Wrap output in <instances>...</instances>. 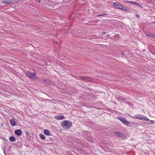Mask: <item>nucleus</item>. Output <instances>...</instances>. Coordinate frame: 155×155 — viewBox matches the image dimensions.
I'll return each instance as SVG.
<instances>
[{
  "label": "nucleus",
  "mask_w": 155,
  "mask_h": 155,
  "mask_svg": "<svg viewBox=\"0 0 155 155\" xmlns=\"http://www.w3.org/2000/svg\"><path fill=\"white\" fill-rule=\"evenodd\" d=\"M61 125L64 129H68L72 127V124L69 120H64L62 121Z\"/></svg>",
  "instance_id": "obj_1"
},
{
  "label": "nucleus",
  "mask_w": 155,
  "mask_h": 155,
  "mask_svg": "<svg viewBox=\"0 0 155 155\" xmlns=\"http://www.w3.org/2000/svg\"><path fill=\"white\" fill-rule=\"evenodd\" d=\"M134 117L135 118L140 120H144L146 121H148L149 120V119H148L147 117H145L144 116L141 115L140 114L136 115H135Z\"/></svg>",
  "instance_id": "obj_2"
},
{
  "label": "nucleus",
  "mask_w": 155,
  "mask_h": 155,
  "mask_svg": "<svg viewBox=\"0 0 155 155\" xmlns=\"http://www.w3.org/2000/svg\"><path fill=\"white\" fill-rule=\"evenodd\" d=\"M26 74L27 76L31 78L35 79L36 78L35 73L32 74L29 72H27Z\"/></svg>",
  "instance_id": "obj_3"
},
{
  "label": "nucleus",
  "mask_w": 155,
  "mask_h": 155,
  "mask_svg": "<svg viewBox=\"0 0 155 155\" xmlns=\"http://www.w3.org/2000/svg\"><path fill=\"white\" fill-rule=\"evenodd\" d=\"M113 5L115 8L119 9H122L123 8V6L117 3H114Z\"/></svg>",
  "instance_id": "obj_4"
},
{
  "label": "nucleus",
  "mask_w": 155,
  "mask_h": 155,
  "mask_svg": "<svg viewBox=\"0 0 155 155\" xmlns=\"http://www.w3.org/2000/svg\"><path fill=\"white\" fill-rule=\"evenodd\" d=\"M65 118L62 115H56L54 117V118L57 120H61Z\"/></svg>",
  "instance_id": "obj_5"
},
{
  "label": "nucleus",
  "mask_w": 155,
  "mask_h": 155,
  "mask_svg": "<svg viewBox=\"0 0 155 155\" xmlns=\"http://www.w3.org/2000/svg\"><path fill=\"white\" fill-rule=\"evenodd\" d=\"M119 119L123 123H124V124H125L127 125L129 124V123L127 120H125L123 118H119Z\"/></svg>",
  "instance_id": "obj_6"
},
{
  "label": "nucleus",
  "mask_w": 155,
  "mask_h": 155,
  "mask_svg": "<svg viewBox=\"0 0 155 155\" xmlns=\"http://www.w3.org/2000/svg\"><path fill=\"white\" fill-rule=\"evenodd\" d=\"M15 133L16 135L20 136L22 134V131L20 129H18L15 130Z\"/></svg>",
  "instance_id": "obj_7"
},
{
  "label": "nucleus",
  "mask_w": 155,
  "mask_h": 155,
  "mask_svg": "<svg viewBox=\"0 0 155 155\" xmlns=\"http://www.w3.org/2000/svg\"><path fill=\"white\" fill-rule=\"evenodd\" d=\"M2 2L6 4H11L12 2V0H3Z\"/></svg>",
  "instance_id": "obj_8"
},
{
  "label": "nucleus",
  "mask_w": 155,
  "mask_h": 155,
  "mask_svg": "<svg viewBox=\"0 0 155 155\" xmlns=\"http://www.w3.org/2000/svg\"><path fill=\"white\" fill-rule=\"evenodd\" d=\"M10 123L12 126H14L15 125V122L14 119H11L10 120Z\"/></svg>",
  "instance_id": "obj_9"
},
{
  "label": "nucleus",
  "mask_w": 155,
  "mask_h": 155,
  "mask_svg": "<svg viewBox=\"0 0 155 155\" xmlns=\"http://www.w3.org/2000/svg\"><path fill=\"white\" fill-rule=\"evenodd\" d=\"M44 132L45 135H50V132L48 130H44Z\"/></svg>",
  "instance_id": "obj_10"
},
{
  "label": "nucleus",
  "mask_w": 155,
  "mask_h": 155,
  "mask_svg": "<svg viewBox=\"0 0 155 155\" xmlns=\"http://www.w3.org/2000/svg\"><path fill=\"white\" fill-rule=\"evenodd\" d=\"M116 135L119 137H123V134L121 133L116 132Z\"/></svg>",
  "instance_id": "obj_11"
},
{
  "label": "nucleus",
  "mask_w": 155,
  "mask_h": 155,
  "mask_svg": "<svg viewBox=\"0 0 155 155\" xmlns=\"http://www.w3.org/2000/svg\"><path fill=\"white\" fill-rule=\"evenodd\" d=\"M9 139L10 141L12 142L15 141V138L13 136H12L10 137Z\"/></svg>",
  "instance_id": "obj_12"
},
{
  "label": "nucleus",
  "mask_w": 155,
  "mask_h": 155,
  "mask_svg": "<svg viewBox=\"0 0 155 155\" xmlns=\"http://www.w3.org/2000/svg\"><path fill=\"white\" fill-rule=\"evenodd\" d=\"M39 136H40V137L41 138V139H42L43 140L45 139V135H43V134H39Z\"/></svg>",
  "instance_id": "obj_13"
},
{
  "label": "nucleus",
  "mask_w": 155,
  "mask_h": 155,
  "mask_svg": "<svg viewBox=\"0 0 155 155\" xmlns=\"http://www.w3.org/2000/svg\"><path fill=\"white\" fill-rule=\"evenodd\" d=\"M129 2L130 3L133 4L134 5H138V6L140 5L139 3H138L135 2H133L131 1V2Z\"/></svg>",
  "instance_id": "obj_14"
},
{
  "label": "nucleus",
  "mask_w": 155,
  "mask_h": 155,
  "mask_svg": "<svg viewBox=\"0 0 155 155\" xmlns=\"http://www.w3.org/2000/svg\"><path fill=\"white\" fill-rule=\"evenodd\" d=\"M122 9L123 11H128V8L125 7H124L123 6V8H122Z\"/></svg>",
  "instance_id": "obj_15"
},
{
  "label": "nucleus",
  "mask_w": 155,
  "mask_h": 155,
  "mask_svg": "<svg viewBox=\"0 0 155 155\" xmlns=\"http://www.w3.org/2000/svg\"><path fill=\"white\" fill-rule=\"evenodd\" d=\"M107 15V14H100L99 15H97V17H99V16H105V15Z\"/></svg>",
  "instance_id": "obj_16"
},
{
  "label": "nucleus",
  "mask_w": 155,
  "mask_h": 155,
  "mask_svg": "<svg viewBox=\"0 0 155 155\" xmlns=\"http://www.w3.org/2000/svg\"><path fill=\"white\" fill-rule=\"evenodd\" d=\"M149 37L155 38V34H152L150 33Z\"/></svg>",
  "instance_id": "obj_17"
},
{
  "label": "nucleus",
  "mask_w": 155,
  "mask_h": 155,
  "mask_svg": "<svg viewBox=\"0 0 155 155\" xmlns=\"http://www.w3.org/2000/svg\"><path fill=\"white\" fill-rule=\"evenodd\" d=\"M144 33H145V34L146 35H147V36H149V35H150V32H144Z\"/></svg>",
  "instance_id": "obj_18"
},
{
  "label": "nucleus",
  "mask_w": 155,
  "mask_h": 155,
  "mask_svg": "<svg viewBox=\"0 0 155 155\" xmlns=\"http://www.w3.org/2000/svg\"><path fill=\"white\" fill-rule=\"evenodd\" d=\"M136 16H137V17H138V18H139V15H136Z\"/></svg>",
  "instance_id": "obj_19"
},
{
  "label": "nucleus",
  "mask_w": 155,
  "mask_h": 155,
  "mask_svg": "<svg viewBox=\"0 0 155 155\" xmlns=\"http://www.w3.org/2000/svg\"><path fill=\"white\" fill-rule=\"evenodd\" d=\"M81 79H82L84 78L82 77H81Z\"/></svg>",
  "instance_id": "obj_20"
},
{
  "label": "nucleus",
  "mask_w": 155,
  "mask_h": 155,
  "mask_svg": "<svg viewBox=\"0 0 155 155\" xmlns=\"http://www.w3.org/2000/svg\"><path fill=\"white\" fill-rule=\"evenodd\" d=\"M124 54V53H123H123H122V55Z\"/></svg>",
  "instance_id": "obj_21"
},
{
  "label": "nucleus",
  "mask_w": 155,
  "mask_h": 155,
  "mask_svg": "<svg viewBox=\"0 0 155 155\" xmlns=\"http://www.w3.org/2000/svg\"><path fill=\"white\" fill-rule=\"evenodd\" d=\"M151 121L152 122L153 121L152 120H151Z\"/></svg>",
  "instance_id": "obj_22"
},
{
  "label": "nucleus",
  "mask_w": 155,
  "mask_h": 155,
  "mask_svg": "<svg viewBox=\"0 0 155 155\" xmlns=\"http://www.w3.org/2000/svg\"><path fill=\"white\" fill-rule=\"evenodd\" d=\"M153 1H155V0H153Z\"/></svg>",
  "instance_id": "obj_23"
}]
</instances>
